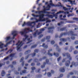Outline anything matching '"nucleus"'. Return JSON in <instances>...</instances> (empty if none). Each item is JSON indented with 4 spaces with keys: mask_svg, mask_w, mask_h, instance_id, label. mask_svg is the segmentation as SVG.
<instances>
[{
    "mask_svg": "<svg viewBox=\"0 0 78 78\" xmlns=\"http://www.w3.org/2000/svg\"><path fill=\"white\" fill-rule=\"evenodd\" d=\"M12 50L10 49L7 53H11V52H12Z\"/></svg>",
    "mask_w": 78,
    "mask_h": 78,
    "instance_id": "obj_21",
    "label": "nucleus"
},
{
    "mask_svg": "<svg viewBox=\"0 0 78 78\" xmlns=\"http://www.w3.org/2000/svg\"><path fill=\"white\" fill-rule=\"evenodd\" d=\"M74 44H78V41H76L74 42Z\"/></svg>",
    "mask_w": 78,
    "mask_h": 78,
    "instance_id": "obj_24",
    "label": "nucleus"
},
{
    "mask_svg": "<svg viewBox=\"0 0 78 78\" xmlns=\"http://www.w3.org/2000/svg\"><path fill=\"white\" fill-rule=\"evenodd\" d=\"M45 41V39H43L41 41L42 42H44Z\"/></svg>",
    "mask_w": 78,
    "mask_h": 78,
    "instance_id": "obj_38",
    "label": "nucleus"
},
{
    "mask_svg": "<svg viewBox=\"0 0 78 78\" xmlns=\"http://www.w3.org/2000/svg\"><path fill=\"white\" fill-rule=\"evenodd\" d=\"M32 70H34L35 69V68L34 67H33L31 68Z\"/></svg>",
    "mask_w": 78,
    "mask_h": 78,
    "instance_id": "obj_27",
    "label": "nucleus"
},
{
    "mask_svg": "<svg viewBox=\"0 0 78 78\" xmlns=\"http://www.w3.org/2000/svg\"><path fill=\"white\" fill-rule=\"evenodd\" d=\"M40 64H40V63H39L37 64V66H39L40 65Z\"/></svg>",
    "mask_w": 78,
    "mask_h": 78,
    "instance_id": "obj_46",
    "label": "nucleus"
},
{
    "mask_svg": "<svg viewBox=\"0 0 78 78\" xmlns=\"http://www.w3.org/2000/svg\"><path fill=\"white\" fill-rule=\"evenodd\" d=\"M10 39H11V37H10V36L6 37L5 38L6 42H7L8 41V40H9Z\"/></svg>",
    "mask_w": 78,
    "mask_h": 78,
    "instance_id": "obj_10",
    "label": "nucleus"
},
{
    "mask_svg": "<svg viewBox=\"0 0 78 78\" xmlns=\"http://www.w3.org/2000/svg\"><path fill=\"white\" fill-rule=\"evenodd\" d=\"M50 56H53V55L52 54H50Z\"/></svg>",
    "mask_w": 78,
    "mask_h": 78,
    "instance_id": "obj_43",
    "label": "nucleus"
},
{
    "mask_svg": "<svg viewBox=\"0 0 78 78\" xmlns=\"http://www.w3.org/2000/svg\"><path fill=\"white\" fill-rule=\"evenodd\" d=\"M49 25V24H46V26L47 27H48V26Z\"/></svg>",
    "mask_w": 78,
    "mask_h": 78,
    "instance_id": "obj_55",
    "label": "nucleus"
},
{
    "mask_svg": "<svg viewBox=\"0 0 78 78\" xmlns=\"http://www.w3.org/2000/svg\"><path fill=\"white\" fill-rule=\"evenodd\" d=\"M54 55H55V56H56L57 57L59 56V54H58V53H54Z\"/></svg>",
    "mask_w": 78,
    "mask_h": 78,
    "instance_id": "obj_22",
    "label": "nucleus"
},
{
    "mask_svg": "<svg viewBox=\"0 0 78 78\" xmlns=\"http://www.w3.org/2000/svg\"><path fill=\"white\" fill-rule=\"evenodd\" d=\"M77 53H78V52L77 51H74V54H76Z\"/></svg>",
    "mask_w": 78,
    "mask_h": 78,
    "instance_id": "obj_26",
    "label": "nucleus"
},
{
    "mask_svg": "<svg viewBox=\"0 0 78 78\" xmlns=\"http://www.w3.org/2000/svg\"><path fill=\"white\" fill-rule=\"evenodd\" d=\"M23 44V41H19L18 43L16 44V45H17V51L19 50L20 49V48L21 47Z\"/></svg>",
    "mask_w": 78,
    "mask_h": 78,
    "instance_id": "obj_5",
    "label": "nucleus"
},
{
    "mask_svg": "<svg viewBox=\"0 0 78 78\" xmlns=\"http://www.w3.org/2000/svg\"><path fill=\"white\" fill-rule=\"evenodd\" d=\"M73 73H71V75H73Z\"/></svg>",
    "mask_w": 78,
    "mask_h": 78,
    "instance_id": "obj_62",
    "label": "nucleus"
},
{
    "mask_svg": "<svg viewBox=\"0 0 78 78\" xmlns=\"http://www.w3.org/2000/svg\"><path fill=\"white\" fill-rule=\"evenodd\" d=\"M1 66H2V64H0V67H1Z\"/></svg>",
    "mask_w": 78,
    "mask_h": 78,
    "instance_id": "obj_58",
    "label": "nucleus"
},
{
    "mask_svg": "<svg viewBox=\"0 0 78 78\" xmlns=\"http://www.w3.org/2000/svg\"><path fill=\"white\" fill-rule=\"evenodd\" d=\"M60 71L61 72H64L65 71V70L64 68H62L60 69Z\"/></svg>",
    "mask_w": 78,
    "mask_h": 78,
    "instance_id": "obj_13",
    "label": "nucleus"
},
{
    "mask_svg": "<svg viewBox=\"0 0 78 78\" xmlns=\"http://www.w3.org/2000/svg\"><path fill=\"white\" fill-rule=\"evenodd\" d=\"M73 8H71V10H73Z\"/></svg>",
    "mask_w": 78,
    "mask_h": 78,
    "instance_id": "obj_59",
    "label": "nucleus"
},
{
    "mask_svg": "<svg viewBox=\"0 0 78 78\" xmlns=\"http://www.w3.org/2000/svg\"><path fill=\"white\" fill-rule=\"evenodd\" d=\"M25 66H28V64H26L25 65Z\"/></svg>",
    "mask_w": 78,
    "mask_h": 78,
    "instance_id": "obj_60",
    "label": "nucleus"
},
{
    "mask_svg": "<svg viewBox=\"0 0 78 78\" xmlns=\"http://www.w3.org/2000/svg\"><path fill=\"white\" fill-rule=\"evenodd\" d=\"M64 61H65V59H64L63 60L62 62H64Z\"/></svg>",
    "mask_w": 78,
    "mask_h": 78,
    "instance_id": "obj_51",
    "label": "nucleus"
},
{
    "mask_svg": "<svg viewBox=\"0 0 78 78\" xmlns=\"http://www.w3.org/2000/svg\"><path fill=\"white\" fill-rule=\"evenodd\" d=\"M73 15H74L73 13H72V14H69L68 15L67 17H70V16H73Z\"/></svg>",
    "mask_w": 78,
    "mask_h": 78,
    "instance_id": "obj_16",
    "label": "nucleus"
},
{
    "mask_svg": "<svg viewBox=\"0 0 78 78\" xmlns=\"http://www.w3.org/2000/svg\"><path fill=\"white\" fill-rule=\"evenodd\" d=\"M69 60H71V57H69Z\"/></svg>",
    "mask_w": 78,
    "mask_h": 78,
    "instance_id": "obj_40",
    "label": "nucleus"
},
{
    "mask_svg": "<svg viewBox=\"0 0 78 78\" xmlns=\"http://www.w3.org/2000/svg\"><path fill=\"white\" fill-rule=\"evenodd\" d=\"M14 56V54H11L9 56L5 58L4 60H7L8 58H9V57H13Z\"/></svg>",
    "mask_w": 78,
    "mask_h": 78,
    "instance_id": "obj_9",
    "label": "nucleus"
},
{
    "mask_svg": "<svg viewBox=\"0 0 78 78\" xmlns=\"http://www.w3.org/2000/svg\"><path fill=\"white\" fill-rule=\"evenodd\" d=\"M23 31L24 32H23V31H21L20 32V34H21L22 35H23V34L24 35L25 38H23V41H27L28 42L27 44H28V43L31 42V38H29L28 36H27L26 34H25V33H27V31H30V32H31V31H32V30H31L30 31V29L26 28L23 29Z\"/></svg>",
    "mask_w": 78,
    "mask_h": 78,
    "instance_id": "obj_3",
    "label": "nucleus"
},
{
    "mask_svg": "<svg viewBox=\"0 0 78 78\" xmlns=\"http://www.w3.org/2000/svg\"><path fill=\"white\" fill-rule=\"evenodd\" d=\"M47 4H48V5L47 7H46V9L45 8V6H43V8L44 9H43V11H38L36 13H37L39 14V15H34V14H32V15L33 17H39V20L36 19V21H34L33 22H28L27 23H26L25 22H24L23 24L22 25V27H24L25 25H30L32 23H34V24L36 23V22H37L40 21H45L46 20V23L47 22H50L51 21L48 18H44V13H45L46 11L47 10H50V8H51V6H55V5L53 4L52 3V1L51 0L50 1V2H47L45 3V4L47 5Z\"/></svg>",
    "mask_w": 78,
    "mask_h": 78,
    "instance_id": "obj_1",
    "label": "nucleus"
},
{
    "mask_svg": "<svg viewBox=\"0 0 78 78\" xmlns=\"http://www.w3.org/2000/svg\"><path fill=\"white\" fill-rule=\"evenodd\" d=\"M63 18H65V17H66V16L64 15L63 16Z\"/></svg>",
    "mask_w": 78,
    "mask_h": 78,
    "instance_id": "obj_42",
    "label": "nucleus"
},
{
    "mask_svg": "<svg viewBox=\"0 0 78 78\" xmlns=\"http://www.w3.org/2000/svg\"><path fill=\"white\" fill-rule=\"evenodd\" d=\"M66 45H68V43H66Z\"/></svg>",
    "mask_w": 78,
    "mask_h": 78,
    "instance_id": "obj_61",
    "label": "nucleus"
},
{
    "mask_svg": "<svg viewBox=\"0 0 78 78\" xmlns=\"http://www.w3.org/2000/svg\"><path fill=\"white\" fill-rule=\"evenodd\" d=\"M60 41H63V42H64V41H66V39L64 38H62L60 39Z\"/></svg>",
    "mask_w": 78,
    "mask_h": 78,
    "instance_id": "obj_20",
    "label": "nucleus"
},
{
    "mask_svg": "<svg viewBox=\"0 0 78 78\" xmlns=\"http://www.w3.org/2000/svg\"><path fill=\"white\" fill-rule=\"evenodd\" d=\"M62 17V15H60L59 16L60 17Z\"/></svg>",
    "mask_w": 78,
    "mask_h": 78,
    "instance_id": "obj_47",
    "label": "nucleus"
},
{
    "mask_svg": "<svg viewBox=\"0 0 78 78\" xmlns=\"http://www.w3.org/2000/svg\"><path fill=\"white\" fill-rule=\"evenodd\" d=\"M51 73H55L54 71H53V70H51Z\"/></svg>",
    "mask_w": 78,
    "mask_h": 78,
    "instance_id": "obj_33",
    "label": "nucleus"
},
{
    "mask_svg": "<svg viewBox=\"0 0 78 78\" xmlns=\"http://www.w3.org/2000/svg\"><path fill=\"white\" fill-rule=\"evenodd\" d=\"M44 67H45V66H42L41 67H42V68H43Z\"/></svg>",
    "mask_w": 78,
    "mask_h": 78,
    "instance_id": "obj_56",
    "label": "nucleus"
},
{
    "mask_svg": "<svg viewBox=\"0 0 78 78\" xmlns=\"http://www.w3.org/2000/svg\"><path fill=\"white\" fill-rule=\"evenodd\" d=\"M36 46V45H34V46H33L32 47V48H34Z\"/></svg>",
    "mask_w": 78,
    "mask_h": 78,
    "instance_id": "obj_31",
    "label": "nucleus"
},
{
    "mask_svg": "<svg viewBox=\"0 0 78 78\" xmlns=\"http://www.w3.org/2000/svg\"><path fill=\"white\" fill-rule=\"evenodd\" d=\"M42 36H43V35H41L40 36H39V38H41V37H42Z\"/></svg>",
    "mask_w": 78,
    "mask_h": 78,
    "instance_id": "obj_32",
    "label": "nucleus"
},
{
    "mask_svg": "<svg viewBox=\"0 0 78 78\" xmlns=\"http://www.w3.org/2000/svg\"><path fill=\"white\" fill-rule=\"evenodd\" d=\"M76 13L77 14H78V10L76 11Z\"/></svg>",
    "mask_w": 78,
    "mask_h": 78,
    "instance_id": "obj_49",
    "label": "nucleus"
},
{
    "mask_svg": "<svg viewBox=\"0 0 78 78\" xmlns=\"http://www.w3.org/2000/svg\"><path fill=\"white\" fill-rule=\"evenodd\" d=\"M60 25V23H58V26H59V25Z\"/></svg>",
    "mask_w": 78,
    "mask_h": 78,
    "instance_id": "obj_53",
    "label": "nucleus"
},
{
    "mask_svg": "<svg viewBox=\"0 0 78 78\" xmlns=\"http://www.w3.org/2000/svg\"><path fill=\"white\" fill-rule=\"evenodd\" d=\"M63 2H69L71 4V5H76V1H78V0H74V1H72L70 0H62Z\"/></svg>",
    "mask_w": 78,
    "mask_h": 78,
    "instance_id": "obj_6",
    "label": "nucleus"
},
{
    "mask_svg": "<svg viewBox=\"0 0 78 78\" xmlns=\"http://www.w3.org/2000/svg\"><path fill=\"white\" fill-rule=\"evenodd\" d=\"M44 30H45V28H43V29H41L40 30V31H44Z\"/></svg>",
    "mask_w": 78,
    "mask_h": 78,
    "instance_id": "obj_23",
    "label": "nucleus"
},
{
    "mask_svg": "<svg viewBox=\"0 0 78 78\" xmlns=\"http://www.w3.org/2000/svg\"><path fill=\"white\" fill-rule=\"evenodd\" d=\"M44 45H45V44H43L42 45L43 47H45Z\"/></svg>",
    "mask_w": 78,
    "mask_h": 78,
    "instance_id": "obj_45",
    "label": "nucleus"
},
{
    "mask_svg": "<svg viewBox=\"0 0 78 78\" xmlns=\"http://www.w3.org/2000/svg\"><path fill=\"white\" fill-rule=\"evenodd\" d=\"M70 64V61H68L66 62L65 64V65L66 66H69V64Z\"/></svg>",
    "mask_w": 78,
    "mask_h": 78,
    "instance_id": "obj_12",
    "label": "nucleus"
},
{
    "mask_svg": "<svg viewBox=\"0 0 78 78\" xmlns=\"http://www.w3.org/2000/svg\"><path fill=\"white\" fill-rule=\"evenodd\" d=\"M51 11H52V12H53L51 13L49 12H46V13H47V14H53V16L49 15H47L46 16H48L49 17H50V18H53V17L54 16L55 17V19H57V17L58 14H61V13H64V14H69V12H64V11H59V12H57V13L55 14H55V11H56V10L52 9L51 10Z\"/></svg>",
    "mask_w": 78,
    "mask_h": 78,
    "instance_id": "obj_2",
    "label": "nucleus"
},
{
    "mask_svg": "<svg viewBox=\"0 0 78 78\" xmlns=\"http://www.w3.org/2000/svg\"><path fill=\"white\" fill-rule=\"evenodd\" d=\"M76 48H78V46H77L76 47Z\"/></svg>",
    "mask_w": 78,
    "mask_h": 78,
    "instance_id": "obj_52",
    "label": "nucleus"
},
{
    "mask_svg": "<svg viewBox=\"0 0 78 78\" xmlns=\"http://www.w3.org/2000/svg\"><path fill=\"white\" fill-rule=\"evenodd\" d=\"M56 6H61L63 7V6L62 5V4L60 2H58L57 4V5Z\"/></svg>",
    "mask_w": 78,
    "mask_h": 78,
    "instance_id": "obj_14",
    "label": "nucleus"
},
{
    "mask_svg": "<svg viewBox=\"0 0 78 78\" xmlns=\"http://www.w3.org/2000/svg\"><path fill=\"white\" fill-rule=\"evenodd\" d=\"M72 64V65L70 66V67H72V66H76L77 65H78V63L76 62L75 63V62H73Z\"/></svg>",
    "mask_w": 78,
    "mask_h": 78,
    "instance_id": "obj_11",
    "label": "nucleus"
},
{
    "mask_svg": "<svg viewBox=\"0 0 78 78\" xmlns=\"http://www.w3.org/2000/svg\"><path fill=\"white\" fill-rule=\"evenodd\" d=\"M47 75L48 76L50 77L51 76V73H47Z\"/></svg>",
    "mask_w": 78,
    "mask_h": 78,
    "instance_id": "obj_18",
    "label": "nucleus"
},
{
    "mask_svg": "<svg viewBox=\"0 0 78 78\" xmlns=\"http://www.w3.org/2000/svg\"><path fill=\"white\" fill-rule=\"evenodd\" d=\"M40 9V8H38L37 9Z\"/></svg>",
    "mask_w": 78,
    "mask_h": 78,
    "instance_id": "obj_63",
    "label": "nucleus"
},
{
    "mask_svg": "<svg viewBox=\"0 0 78 78\" xmlns=\"http://www.w3.org/2000/svg\"><path fill=\"white\" fill-rule=\"evenodd\" d=\"M66 6L67 7H68V8H69V9L66 8V7H63V9L64 10V11H68V10H69H69H70V8L71 7V6L69 5H66Z\"/></svg>",
    "mask_w": 78,
    "mask_h": 78,
    "instance_id": "obj_8",
    "label": "nucleus"
},
{
    "mask_svg": "<svg viewBox=\"0 0 78 78\" xmlns=\"http://www.w3.org/2000/svg\"><path fill=\"white\" fill-rule=\"evenodd\" d=\"M31 66H34V63H32L31 64Z\"/></svg>",
    "mask_w": 78,
    "mask_h": 78,
    "instance_id": "obj_34",
    "label": "nucleus"
},
{
    "mask_svg": "<svg viewBox=\"0 0 78 78\" xmlns=\"http://www.w3.org/2000/svg\"><path fill=\"white\" fill-rule=\"evenodd\" d=\"M39 25V24H38V25L37 26V28H39V27H38Z\"/></svg>",
    "mask_w": 78,
    "mask_h": 78,
    "instance_id": "obj_37",
    "label": "nucleus"
},
{
    "mask_svg": "<svg viewBox=\"0 0 78 78\" xmlns=\"http://www.w3.org/2000/svg\"><path fill=\"white\" fill-rule=\"evenodd\" d=\"M5 75V71H2V76H3Z\"/></svg>",
    "mask_w": 78,
    "mask_h": 78,
    "instance_id": "obj_15",
    "label": "nucleus"
},
{
    "mask_svg": "<svg viewBox=\"0 0 78 78\" xmlns=\"http://www.w3.org/2000/svg\"><path fill=\"white\" fill-rule=\"evenodd\" d=\"M38 32V30H36V32H35L34 34V37L36 36V34Z\"/></svg>",
    "mask_w": 78,
    "mask_h": 78,
    "instance_id": "obj_17",
    "label": "nucleus"
},
{
    "mask_svg": "<svg viewBox=\"0 0 78 78\" xmlns=\"http://www.w3.org/2000/svg\"><path fill=\"white\" fill-rule=\"evenodd\" d=\"M29 51H27L26 52H25V54H26V53H28V52H29Z\"/></svg>",
    "mask_w": 78,
    "mask_h": 78,
    "instance_id": "obj_36",
    "label": "nucleus"
},
{
    "mask_svg": "<svg viewBox=\"0 0 78 78\" xmlns=\"http://www.w3.org/2000/svg\"><path fill=\"white\" fill-rule=\"evenodd\" d=\"M40 0H37V2H39V1Z\"/></svg>",
    "mask_w": 78,
    "mask_h": 78,
    "instance_id": "obj_57",
    "label": "nucleus"
},
{
    "mask_svg": "<svg viewBox=\"0 0 78 78\" xmlns=\"http://www.w3.org/2000/svg\"><path fill=\"white\" fill-rule=\"evenodd\" d=\"M63 76V74H61L60 75V77H62Z\"/></svg>",
    "mask_w": 78,
    "mask_h": 78,
    "instance_id": "obj_35",
    "label": "nucleus"
},
{
    "mask_svg": "<svg viewBox=\"0 0 78 78\" xmlns=\"http://www.w3.org/2000/svg\"><path fill=\"white\" fill-rule=\"evenodd\" d=\"M59 44L60 45H61V44H62V42H60L59 43Z\"/></svg>",
    "mask_w": 78,
    "mask_h": 78,
    "instance_id": "obj_48",
    "label": "nucleus"
},
{
    "mask_svg": "<svg viewBox=\"0 0 78 78\" xmlns=\"http://www.w3.org/2000/svg\"><path fill=\"white\" fill-rule=\"evenodd\" d=\"M60 59H61V57H60L58 58L57 59L58 61H59L60 60Z\"/></svg>",
    "mask_w": 78,
    "mask_h": 78,
    "instance_id": "obj_29",
    "label": "nucleus"
},
{
    "mask_svg": "<svg viewBox=\"0 0 78 78\" xmlns=\"http://www.w3.org/2000/svg\"><path fill=\"white\" fill-rule=\"evenodd\" d=\"M23 59V58H22L20 60V61H21Z\"/></svg>",
    "mask_w": 78,
    "mask_h": 78,
    "instance_id": "obj_44",
    "label": "nucleus"
},
{
    "mask_svg": "<svg viewBox=\"0 0 78 78\" xmlns=\"http://www.w3.org/2000/svg\"><path fill=\"white\" fill-rule=\"evenodd\" d=\"M33 19H34V18H31L30 19V20H33Z\"/></svg>",
    "mask_w": 78,
    "mask_h": 78,
    "instance_id": "obj_50",
    "label": "nucleus"
},
{
    "mask_svg": "<svg viewBox=\"0 0 78 78\" xmlns=\"http://www.w3.org/2000/svg\"><path fill=\"white\" fill-rule=\"evenodd\" d=\"M22 73H26V71L25 70H24L23 71H21L20 72L21 75H22Z\"/></svg>",
    "mask_w": 78,
    "mask_h": 78,
    "instance_id": "obj_19",
    "label": "nucleus"
},
{
    "mask_svg": "<svg viewBox=\"0 0 78 78\" xmlns=\"http://www.w3.org/2000/svg\"><path fill=\"white\" fill-rule=\"evenodd\" d=\"M12 35H13V36L12 38V39H14L15 36H16V35H17V32L16 30L13 31L12 33Z\"/></svg>",
    "mask_w": 78,
    "mask_h": 78,
    "instance_id": "obj_7",
    "label": "nucleus"
},
{
    "mask_svg": "<svg viewBox=\"0 0 78 78\" xmlns=\"http://www.w3.org/2000/svg\"><path fill=\"white\" fill-rule=\"evenodd\" d=\"M71 39L73 40V39H75V37H71Z\"/></svg>",
    "mask_w": 78,
    "mask_h": 78,
    "instance_id": "obj_30",
    "label": "nucleus"
},
{
    "mask_svg": "<svg viewBox=\"0 0 78 78\" xmlns=\"http://www.w3.org/2000/svg\"><path fill=\"white\" fill-rule=\"evenodd\" d=\"M12 41H9L8 43H7L5 45H4L3 44L2 42H0V48H3L4 47H7L8 46V45H9V44H12Z\"/></svg>",
    "mask_w": 78,
    "mask_h": 78,
    "instance_id": "obj_4",
    "label": "nucleus"
},
{
    "mask_svg": "<svg viewBox=\"0 0 78 78\" xmlns=\"http://www.w3.org/2000/svg\"><path fill=\"white\" fill-rule=\"evenodd\" d=\"M54 43H55V41H52L51 42V44H54Z\"/></svg>",
    "mask_w": 78,
    "mask_h": 78,
    "instance_id": "obj_28",
    "label": "nucleus"
},
{
    "mask_svg": "<svg viewBox=\"0 0 78 78\" xmlns=\"http://www.w3.org/2000/svg\"><path fill=\"white\" fill-rule=\"evenodd\" d=\"M48 47V46H47V45H46V46H44V48H47Z\"/></svg>",
    "mask_w": 78,
    "mask_h": 78,
    "instance_id": "obj_41",
    "label": "nucleus"
},
{
    "mask_svg": "<svg viewBox=\"0 0 78 78\" xmlns=\"http://www.w3.org/2000/svg\"><path fill=\"white\" fill-rule=\"evenodd\" d=\"M48 30H50V29H51V27H49L48 28Z\"/></svg>",
    "mask_w": 78,
    "mask_h": 78,
    "instance_id": "obj_54",
    "label": "nucleus"
},
{
    "mask_svg": "<svg viewBox=\"0 0 78 78\" xmlns=\"http://www.w3.org/2000/svg\"><path fill=\"white\" fill-rule=\"evenodd\" d=\"M22 78H27V77H22Z\"/></svg>",
    "mask_w": 78,
    "mask_h": 78,
    "instance_id": "obj_64",
    "label": "nucleus"
},
{
    "mask_svg": "<svg viewBox=\"0 0 78 78\" xmlns=\"http://www.w3.org/2000/svg\"><path fill=\"white\" fill-rule=\"evenodd\" d=\"M35 52H37V49L35 50Z\"/></svg>",
    "mask_w": 78,
    "mask_h": 78,
    "instance_id": "obj_39",
    "label": "nucleus"
},
{
    "mask_svg": "<svg viewBox=\"0 0 78 78\" xmlns=\"http://www.w3.org/2000/svg\"><path fill=\"white\" fill-rule=\"evenodd\" d=\"M50 37L49 36L48 37H46V39H50Z\"/></svg>",
    "mask_w": 78,
    "mask_h": 78,
    "instance_id": "obj_25",
    "label": "nucleus"
}]
</instances>
